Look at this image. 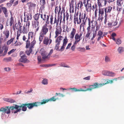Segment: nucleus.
Wrapping results in <instances>:
<instances>
[{
	"instance_id": "obj_20",
	"label": "nucleus",
	"mask_w": 124,
	"mask_h": 124,
	"mask_svg": "<svg viewBox=\"0 0 124 124\" xmlns=\"http://www.w3.org/2000/svg\"><path fill=\"white\" fill-rule=\"evenodd\" d=\"M107 2L108 1L107 0H101L97 4L99 7H100L102 6H105Z\"/></svg>"
},
{
	"instance_id": "obj_39",
	"label": "nucleus",
	"mask_w": 124,
	"mask_h": 124,
	"mask_svg": "<svg viewBox=\"0 0 124 124\" xmlns=\"http://www.w3.org/2000/svg\"><path fill=\"white\" fill-rule=\"evenodd\" d=\"M40 14H36L34 16V19L35 21H38L39 17Z\"/></svg>"
},
{
	"instance_id": "obj_35",
	"label": "nucleus",
	"mask_w": 124,
	"mask_h": 124,
	"mask_svg": "<svg viewBox=\"0 0 124 124\" xmlns=\"http://www.w3.org/2000/svg\"><path fill=\"white\" fill-rule=\"evenodd\" d=\"M117 50L119 54H121L124 51V48L122 46H120L118 48Z\"/></svg>"
},
{
	"instance_id": "obj_59",
	"label": "nucleus",
	"mask_w": 124,
	"mask_h": 124,
	"mask_svg": "<svg viewBox=\"0 0 124 124\" xmlns=\"http://www.w3.org/2000/svg\"><path fill=\"white\" fill-rule=\"evenodd\" d=\"M40 26H38L34 27L35 28V32H37L39 30Z\"/></svg>"
},
{
	"instance_id": "obj_26",
	"label": "nucleus",
	"mask_w": 124,
	"mask_h": 124,
	"mask_svg": "<svg viewBox=\"0 0 124 124\" xmlns=\"http://www.w3.org/2000/svg\"><path fill=\"white\" fill-rule=\"evenodd\" d=\"M19 108H22V110L23 111H25L27 109L26 104H22L21 105L19 106Z\"/></svg>"
},
{
	"instance_id": "obj_25",
	"label": "nucleus",
	"mask_w": 124,
	"mask_h": 124,
	"mask_svg": "<svg viewBox=\"0 0 124 124\" xmlns=\"http://www.w3.org/2000/svg\"><path fill=\"white\" fill-rule=\"evenodd\" d=\"M99 10L98 16L103 15L104 13V12H105V9L104 8H100V7H99Z\"/></svg>"
},
{
	"instance_id": "obj_22",
	"label": "nucleus",
	"mask_w": 124,
	"mask_h": 124,
	"mask_svg": "<svg viewBox=\"0 0 124 124\" xmlns=\"http://www.w3.org/2000/svg\"><path fill=\"white\" fill-rule=\"evenodd\" d=\"M85 6V7L86 10L87 11L90 12L91 11L92 6L91 3H89V2H87L86 5Z\"/></svg>"
},
{
	"instance_id": "obj_14",
	"label": "nucleus",
	"mask_w": 124,
	"mask_h": 124,
	"mask_svg": "<svg viewBox=\"0 0 124 124\" xmlns=\"http://www.w3.org/2000/svg\"><path fill=\"white\" fill-rule=\"evenodd\" d=\"M21 58L19 60V62L24 63H28L29 61L27 59V56L25 54L21 56Z\"/></svg>"
},
{
	"instance_id": "obj_41",
	"label": "nucleus",
	"mask_w": 124,
	"mask_h": 124,
	"mask_svg": "<svg viewBox=\"0 0 124 124\" xmlns=\"http://www.w3.org/2000/svg\"><path fill=\"white\" fill-rule=\"evenodd\" d=\"M105 19L104 20V23L106 24L107 22H108V20H109V19L108 17H107V15L105 14L104 16Z\"/></svg>"
},
{
	"instance_id": "obj_44",
	"label": "nucleus",
	"mask_w": 124,
	"mask_h": 124,
	"mask_svg": "<svg viewBox=\"0 0 124 124\" xmlns=\"http://www.w3.org/2000/svg\"><path fill=\"white\" fill-rule=\"evenodd\" d=\"M25 12L24 13V16L23 17V16H21V21H23V19H24V22H26V17H25Z\"/></svg>"
},
{
	"instance_id": "obj_17",
	"label": "nucleus",
	"mask_w": 124,
	"mask_h": 124,
	"mask_svg": "<svg viewBox=\"0 0 124 124\" xmlns=\"http://www.w3.org/2000/svg\"><path fill=\"white\" fill-rule=\"evenodd\" d=\"M14 23V18L13 16H11L10 19H7L6 22V25L7 26H11Z\"/></svg>"
},
{
	"instance_id": "obj_28",
	"label": "nucleus",
	"mask_w": 124,
	"mask_h": 124,
	"mask_svg": "<svg viewBox=\"0 0 124 124\" xmlns=\"http://www.w3.org/2000/svg\"><path fill=\"white\" fill-rule=\"evenodd\" d=\"M2 9L3 12L5 14V17H7L8 16V13L7 8L4 7H2Z\"/></svg>"
},
{
	"instance_id": "obj_46",
	"label": "nucleus",
	"mask_w": 124,
	"mask_h": 124,
	"mask_svg": "<svg viewBox=\"0 0 124 124\" xmlns=\"http://www.w3.org/2000/svg\"><path fill=\"white\" fill-rule=\"evenodd\" d=\"M56 44L55 45V49H56V50L57 51H60V49H59V45L60 44L56 43Z\"/></svg>"
},
{
	"instance_id": "obj_36",
	"label": "nucleus",
	"mask_w": 124,
	"mask_h": 124,
	"mask_svg": "<svg viewBox=\"0 0 124 124\" xmlns=\"http://www.w3.org/2000/svg\"><path fill=\"white\" fill-rule=\"evenodd\" d=\"M27 21L31 20L32 18V15L31 14L29 13L27 14L26 15Z\"/></svg>"
},
{
	"instance_id": "obj_60",
	"label": "nucleus",
	"mask_w": 124,
	"mask_h": 124,
	"mask_svg": "<svg viewBox=\"0 0 124 124\" xmlns=\"http://www.w3.org/2000/svg\"><path fill=\"white\" fill-rule=\"evenodd\" d=\"M74 1L73 0H72L71 2V3L70 4V7H72V8H74Z\"/></svg>"
},
{
	"instance_id": "obj_18",
	"label": "nucleus",
	"mask_w": 124,
	"mask_h": 124,
	"mask_svg": "<svg viewBox=\"0 0 124 124\" xmlns=\"http://www.w3.org/2000/svg\"><path fill=\"white\" fill-rule=\"evenodd\" d=\"M76 29L75 28H72L69 36L71 39H74L75 34H76Z\"/></svg>"
},
{
	"instance_id": "obj_15",
	"label": "nucleus",
	"mask_w": 124,
	"mask_h": 124,
	"mask_svg": "<svg viewBox=\"0 0 124 124\" xmlns=\"http://www.w3.org/2000/svg\"><path fill=\"white\" fill-rule=\"evenodd\" d=\"M10 109L8 106H6L5 108H1L0 109V111L3 112L4 113L8 114L10 113Z\"/></svg>"
},
{
	"instance_id": "obj_40",
	"label": "nucleus",
	"mask_w": 124,
	"mask_h": 124,
	"mask_svg": "<svg viewBox=\"0 0 124 124\" xmlns=\"http://www.w3.org/2000/svg\"><path fill=\"white\" fill-rule=\"evenodd\" d=\"M107 81L106 82L104 83H103V84L101 83V85H100L101 87L102 86L104 85H105L106 84H108L109 83H112L113 82V80H105V81Z\"/></svg>"
},
{
	"instance_id": "obj_30",
	"label": "nucleus",
	"mask_w": 124,
	"mask_h": 124,
	"mask_svg": "<svg viewBox=\"0 0 124 124\" xmlns=\"http://www.w3.org/2000/svg\"><path fill=\"white\" fill-rule=\"evenodd\" d=\"M117 4L118 6H124V1L123 0H117Z\"/></svg>"
},
{
	"instance_id": "obj_43",
	"label": "nucleus",
	"mask_w": 124,
	"mask_h": 124,
	"mask_svg": "<svg viewBox=\"0 0 124 124\" xmlns=\"http://www.w3.org/2000/svg\"><path fill=\"white\" fill-rule=\"evenodd\" d=\"M11 60V57L5 58L3 59V61L6 62H8Z\"/></svg>"
},
{
	"instance_id": "obj_62",
	"label": "nucleus",
	"mask_w": 124,
	"mask_h": 124,
	"mask_svg": "<svg viewBox=\"0 0 124 124\" xmlns=\"http://www.w3.org/2000/svg\"><path fill=\"white\" fill-rule=\"evenodd\" d=\"M105 60L106 62H108L110 61V59L107 56H106L105 57Z\"/></svg>"
},
{
	"instance_id": "obj_56",
	"label": "nucleus",
	"mask_w": 124,
	"mask_h": 124,
	"mask_svg": "<svg viewBox=\"0 0 124 124\" xmlns=\"http://www.w3.org/2000/svg\"><path fill=\"white\" fill-rule=\"evenodd\" d=\"M98 7L97 6L96 4H95V5H93L92 6V9L93 11H94L96 9V8H97Z\"/></svg>"
},
{
	"instance_id": "obj_37",
	"label": "nucleus",
	"mask_w": 124,
	"mask_h": 124,
	"mask_svg": "<svg viewBox=\"0 0 124 124\" xmlns=\"http://www.w3.org/2000/svg\"><path fill=\"white\" fill-rule=\"evenodd\" d=\"M34 27L39 26V22L38 21H34L32 23Z\"/></svg>"
},
{
	"instance_id": "obj_34",
	"label": "nucleus",
	"mask_w": 124,
	"mask_h": 124,
	"mask_svg": "<svg viewBox=\"0 0 124 124\" xmlns=\"http://www.w3.org/2000/svg\"><path fill=\"white\" fill-rule=\"evenodd\" d=\"M27 5L28 6L29 9H31L32 7H34L36 6L35 4L32 3L31 2H28L27 3Z\"/></svg>"
},
{
	"instance_id": "obj_29",
	"label": "nucleus",
	"mask_w": 124,
	"mask_h": 124,
	"mask_svg": "<svg viewBox=\"0 0 124 124\" xmlns=\"http://www.w3.org/2000/svg\"><path fill=\"white\" fill-rule=\"evenodd\" d=\"M94 28V26L93 27V24H92V27L90 26V24H89V26H88L87 28V32L88 33H91L92 32V31L91 30V29H92L93 28Z\"/></svg>"
},
{
	"instance_id": "obj_58",
	"label": "nucleus",
	"mask_w": 124,
	"mask_h": 124,
	"mask_svg": "<svg viewBox=\"0 0 124 124\" xmlns=\"http://www.w3.org/2000/svg\"><path fill=\"white\" fill-rule=\"evenodd\" d=\"M115 75V74L114 73L108 71V76H113Z\"/></svg>"
},
{
	"instance_id": "obj_7",
	"label": "nucleus",
	"mask_w": 124,
	"mask_h": 124,
	"mask_svg": "<svg viewBox=\"0 0 124 124\" xmlns=\"http://www.w3.org/2000/svg\"><path fill=\"white\" fill-rule=\"evenodd\" d=\"M83 34V32H80L76 34L74 37L75 40L74 42V44H77L82 39Z\"/></svg>"
},
{
	"instance_id": "obj_4",
	"label": "nucleus",
	"mask_w": 124,
	"mask_h": 124,
	"mask_svg": "<svg viewBox=\"0 0 124 124\" xmlns=\"http://www.w3.org/2000/svg\"><path fill=\"white\" fill-rule=\"evenodd\" d=\"M49 30V27L47 24H45L42 26L39 37V41L40 42L42 41L44 37L48 33Z\"/></svg>"
},
{
	"instance_id": "obj_24",
	"label": "nucleus",
	"mask_w": 124,
	"mask_h": 124,
	"mask_svg": "<svg viewBox=\"0 0 124 124\" xmlns=\"http://www.w3.org/2000/svg\"><path fill=\"white\" fill-rule=\"evenodd\" d=\"M55 96H54L53 97H52L50 99L47 100H42V102H45V104L46 103L48 102L49 101H55L56 99L55 98Z\"/></svg>"
},
{
	"instance_id": "obj_3",
	"label": "nucleus",
	"mask_w": 124,
	"mask_h": 124,
	"mask_svg": "<svg viewBox=\"0 0 124 124\" xmlns=\"http://www.w3.org/2000/svg\"><path fill=\"white\" fill-rule=\"evenodd\" d=\"M62 17L61 16H58V19L57 20L56 17L55 16L54 19V21L53 24L56 23V30L55 32V38H57L58 36L62 32V30L61 26H57L58 25V23L59 21H60V24L62 22Z\"/></svg>"
},
{
	"instance_id": "obj_27",
	"label": "nucleus",
	"mask_w": 124,
	"mask_h": 124,
	"mask_svg": "<svg viewBox=\"0 0 124 124\" xmlns=\"http://www.w3.org/2000/svg\"><path fill=\"white\" fill-rule=\"evenodd\" d=\"M59 8L58 7H55V14H57L58 13V15H60V12L61 8V6L60 5L59 6Z\"/></svg>"
},
{
	"instance_id": "obj_32",
	"label": "nucleus",
	"mask_w": 124,
	"mask_h": 124,
	"mask_svg": "<svg viewBox=\"0 0 124 124\" xmlns=\"http://www.w3.org/2000/svg\"><path fill=\"white\" fill-rule=\"evenodd\" d=\"M3 33L5 36L6 38H8L9 35V31L7 29L6 30L3 31Z\"/></svg>"
},
{
	"instance_id": "obj_9",
	"label": "nucleus",
	"mask_w": 124,
	"mask_h": 124,
	"mask_svg": "<svg viewBox=\"0 0 124 124\" xmlns=\"http://www.w3.org/2000/svg\"><path fill=\"white\" fill-rule=\"evenodd\" d=\"M14 106H11L10 107V108L11 110V112L14 114L20 112L21 109L19 108V106L16 104H14Z\"/></svg>"
},
{
	"instance_id": "obj_31",
	"label": "nucleus",
	"mask_w": 124,
	"mask_h": 124,
	"mask_svg": "<svg viewBox=\"0 0 124 124\" xmlns=\"http://www.w3.org/2000/svg\"><path fill=\"white\" fill-rule=\"evenodd\" d=\"M62 36H59L55 40V43H56L60 44L62 40Z\"/></svg>"
},
{
	"instance_id": "obj_42",
	"label": "nucleus",
	"mask_w": 124,
	"mask_h": 124,
	"mask_svg": "<svg viewBox=\"0 0 124 124\" xmlns=\"http://www.w3.org/2000/svg\"><path fill=\"white\" fill-rule=\"evenodd\" d=\"M14 39V38H12L10 40H8L7 42V45H8L10 44L13 41Z\"/></svg>"
},
{
	"instance_id": "obj_57",
	"label": "nucleus",
	"mask_w": 124,
	"mask_h": 124,
	"mask_svg": "<svg viewBox=\"0 0 124 124\" xmlns=\"http://www.w3.org/2000/svg\"><path fill=\"white\" fill-rule=\"evenodd\" d=\"M16 50V49H12L8 53V55L14 52Z\"/></svg>"
},
{
	"instance_id": "obj_51",
	"label": "nucleus",
	"mask_w": 124,
	"mask_h": 124,
	"mask_svg": "<svg viewBox=\"0 0 124 124\" xmlns=\"http://www.w3.org/2000/svg\"><path fill=\"white\" fill-rule=\"evenodd\" d=\"M8 48L6 47H5L4 49V52L3 54V56H4L6 54L7 51L8 49Z\"/></svg>"
},
{
	"instance_id": "obj_55",
	"label": "nucleus",
	"mask_w": 124,
	"mask_h": 124,
	"mask_svg": "<svg viewBox=\"0 0 124 124\" xmlns=\"http://www.w3.org/2000/svg\"><path fill=\"white\" fill-rule=\"evenodd\" d=\"M27 22H26V25H24L25 26V27L27 28V29H28L29 28V26L30 25V22L29 21H27Z\"/></svg>"
},
{
	"instance_id": "obj_2",
	"label": "nucleus",
	"mask_w": 124,
	"mask_h": 124,
	"mask_svg": "<svg viewBox=\"0 0 124 124\" xmlns=\"http://www.w3.org/2000/svg\"><path fill=\"white\" fill-rule=\"evenodd\" d=\"M22 39L23 41L25 42V47L27 48L25 51V53L27 55H29L31 53L32 49L34 47V46L36 43V40L34 38L30 43V39L27 35H24Z\"/></svg>"
},
{
	"instance_id": "obj_49",
	"label": "nucleus",
	"mask_w": 124,
	"mask_h": 124,
	"mask_svg": "<svg viewBox=\"0 0 124 124\" xmlns=\"http://www.w3.org/2000/svg\"><path fill=\"white\" fill-rule=\"evenodd\" d=\"M44 16H43V15L42 14L40 15L41 18L43 19V20L45 21L46 20V18L47 16L46 14H44L43 15Z\"/></svg>"
},
{
	"instance_id": "obj_11",
	"label": "nucleus",
	"mask_w": 124,
	"mask_h": 124,
	"mask_svg": "<svg viewBox=\"0 0 124 124\" xmlns=\"http://www.w3.org/2000/svg\"><path fill=\"white\" fill-rule=\"evenodd\" d=\"M100 85H101V84H98V83H96L92 85H90V87H91L88 88L86 90H85L84 91H85L87 90L91 91L93 89L99 88L101 87Z\"/></svg>"
},
{
	"instance_id": "obj_16",
	"label": "nucleus",
	"mask_w": 124,
	"mask_h": 124,
	"mask_svg": "<svg viewBox=\"0 0 124 124\" xmlns=\"http://www.w3.org/2000/svg\"><path fill=\"white\" fill-rule=\"evenodd\" d=\"M68 41V39H67V36H66L63 41V44L62 46L61 47L60 49V51H62L64 49V47L67 44Z\"/></svg>"
},
{
	"instance_id": "obj_19",
	"label": "nucleus",
	"mask_w": 124,
	"mask_h": 124,
	"mask_svg": "<svg viewBox=\"0 0 124 124\" xmlns=\"http://www.w3.org/2000/svg\"><path fill=\"white\" fill-rule=\"evenodd\" d=\"M41 54L43 60H45L49 58L47 52L45 51H43L41 53Z\"/></svg>"
},
{
	"instance_id": "obj_21",
	"label": "nucleus",
	"mask_w": 124,
	"mask_h": 124,
	"mask_svg": "<svg viewBox=\"0 0 124 124\" xmlns=\"http://www.w3.org/2000/svg\"><path fill=\"white\" fill-rule=\"evenodd\" d=\"M97 35L98 36L97 39L98 41H99L101 38H103L104 36V35H103V32L100 30L98 31Z\"/></svg>"
},
{
	"instance_id": "obj_12",
	"label": "nucleus",
	"mask_w": 124,
	"mask_h": 124,
	"mask_svg": "<svg viewBox=\"0 0 124 124\" xmlns=\"http://www.w3.org/2000/svg\"><path fill=\"white\" fill-rule=\"evenodd\" d=\"M54 17L52 15H47L46 18V24H49V23L51 25H52L53 23V19Z\"/></svg>"
},
{
	"instance_id": "obj_52",
	"label": "nucleus",
	"mask_w": 124,
	"mask_h": 124,
	"mask_svg": "<svg viewBox=\"0 0 124 124\" xmlns=\"http://www.w3.org/2000/svg\"><path fill=\"white\" fill-rule=\"evenodd\" d=\"M103 15H100L99 16V17L98 18V20L99 21H102L103 20Z\"/></svg>"
},
{
	"instance_id": "obj_64",
	"label": "nucleus",
	"mask_w": 124,
	"mask_h": 124,
	"mask_svg": "<svg viewBox=\"0 0 124 124\" xmlns=\"http://www.w3.org/2000/svg\"><path fill=\"white\" fill-rule=\"evenodd\" d=\"M100 28V27L98 25L96 26L95 31L94 32L97 33V31L99 30Z\"/></svg>"
},
{
	"instance_id": "obj_23",
	"label": "nucleus",
	"mask_w": 124,
	"mask_h": 124,
	"mask_svg": "<svg viewBox=\"0 0 124 124\" xmlns=\"http://www.w3.org/2000/svg\"><path fill=\"white\" fill-rule=\"evenodd\" d=\"M112 8V7L110 6H108L105 8V14L107 15L108 13H110Z\"/></svg>"
},
{
	"instance_id": "obj_50",
	"label": "nucleus",
	"mask_w": 124,
	"mask_h": 124,
	"mask_svg": "<svg viewBox=\"0 0 124 124\" xmlns=\"http://www.w3.org/2000/svg\"><path fill=\"white\" fill-rule=\"evenodd\" d=\"M78 8L79 7V5H80V8L82 9V7L83 6V2L81 1H79L78 3Z\"/></svg>"
},
{
	"instance_id": "obj_53",
	"label": "nucleus",
	"mask_w": 124,
	"mask_h": 124,
	"mask_svg": "<svg viewBox=\"0 0 124 124\" xmlns=\"http://www.w3.org/2000/svg\"><path fill=\"white\" fill-rule=\"evenodd\" d=\"M108 71H102V74L105 76H108Z\"/></svg>"
},
{
	"instance_id": "obj_48",
	"label": "nucleus",
	"mask_w": 124,
	"mask_h": 124,
	"mask_svg": "<svg viewBox=\"0 0 124 124\" xmlns=\"http://www.w3.org/2000/svg\"><path fill=\"white\" fill-rule=\"evenodd\" d=\"M42 83L44 85H47L48 84V81L47 79H44L42 81Z\"/></svg>"
},
{
	"instance_id": "obj_6",
	"label": "nucleus",
	"mask_w": 124,
	"mask_h": 124,
	"mask_svg": "<svg viewBox=\"0 0 124 124\" xmlns=\"http://www.w3.org/2000/svg\"><path fill=\"white\" fill-rule=\"evenodd\" d=\"M45 102H33L32 103H30L26 104L28 108L30 109H31L34 107H37L40 105L45 104Z\"/></svg>"
},
{
	"instance_id": "obj_61",
	"label": "nucleus",
	"mask_w": 124,
	"mask_h": 124,
	"mask_svg": "<svg viewBox=\"0 0 124 124\" xmlns=\"http://www.w3.org/2000/svg\"><path fill=\"white\" fill-rule=\"evenodd\" d=\"M76 44H74V43L73 45L71 47V49L73 51H74L75 50V48L76 46L75 45Z\"/></svg>"
},
{
	"instance_id": "obj_54",
	"label": "nucleus",
	"mask_w": 124,
	"mask_h": 124,
	"mask_svg": "<svg viewBox=\"0 0 124 124\" xmlns=\"http://www.w3.org/2000/svg\"><path fill=\"white\" fill-rule=\"evenodd\" d=\"M96 34L97 33L95 32H93L92 37L91 39V40H93L94 39L95 37H96Z\"/></svg>"
},
{
	"instance_id": "obj_63",
	"label": "nucleus",
	"mask_w": 124,
	"mask_h": 124,
	"mask_svg": "<svg viewBox=\"0 0 124 124\" xmlns=\"http://www.w3.org/2000/svg\"><path fill=\"white\" fill-rule=\"evenodd\" d=\"M79 51L81 52H84L85 51V49L84 48H79Z\"/></svg>"
},
{
	"instance_id": "obj_38",
	"label": "nucleus",
	"mask_w": 124,
	"mask_h": 124,
	"mask_svg": "<svg viewBox=\"0 0 124 124\" xmlns=\"http://www.w3.org/2000/svg\"><path fill=\"white\" fill-rule=\"evenodd\" d=\"M34 36V32L33 31L29 32L28 33V37L30 39L31 37V38H33Z\"/></svg>"
},
{
	"instance_id": "obj_47",
	"label": "nucleus",
	"mask_w": 124,
	"mask_h": 124,
	"mask_svg": "<svg viewBox=\"0 0 124 124\" xmlns=\"http://www.w3.org/2000/svg\"><path fill=\"white\" fill-rule=\"evenodd\" d=\"M7 101L11 103H13L15 102V101L14 100L11 99H7Z\"/></svg>"
},
{
	"instance_id": "obj_45",
	"label": "nucleus",
	"mask_w": 124,
	"mask_h": 124,
	"mask_svg": "<svg viewBox=\"0 0 124 124\" xmlns=\"http://www.w3.org/2000/svg\"><path fill=\"white\" fill-rule=\"evenodd\" d=\"M4 50V48L3 47H1L0 46V56H3V54Z\"/></svg>"
},
{
	"instance_id": "obj_13",
	"label": "nucleus",
	"mask_w": 124,
	"mask_h": 124,
	"mask_svg": "<svg viewBox=\"0 0 124 124\" xmlns=\"http://www.w3.org/2000/svg\"><path fill=\"white\" fill-rule=\"evenodd\" d=\"M116 35V34L114 32L112 33L111 36V38L116 42L117 44L119 45L121 44L122 41L119 38H118L116 40V39L115 37Z\"/></svg>"
},
{
	"instance_id": "obj_5",
	"label": "nucleus",
	"mask_w": 124,
	"mask_h": 124,
	"mask_svg": "<svg viewBox=\"0 0 124 124\" xmlns=\"http://www.w3.org/2000/svg\"><path fill=\"white\" fill-rule=\"evenodd\" d=\"M108 25L109 26H115L117 23L115 17L111 16L109 17V20H108Z\"/></svg>"
},
{
	"instance_id": "obj_1",
	"label": "nucleus",
	"mask_w": 124,
	"mask_h": 124,
	"mask_svg": "<svg viewBox=\"0 0 124 124\" xmlns=\"http://www.w3.org/2000/svg\"><path fill=\"white\" fill-rule=\"evenodd\" d=\"M74 23L75 24L76 23L78 24H80L79 26V29L81 30L82 28L84 29L85 25L87 22V20L90 22L89 18L88 17L86 13H81L80 12L79 13L78 12L74 15Z\"/></svg>"
},
{
	"instance_id": "obj_8",
	"label": "nucleus",
	"mask_w": 124,
	"mask_h": 124,
	"mask_svg": "<svg viewBox=\"0 0 124 124\" xmlns=\"http://www.w3.org/2000/svg\"><path fill=\"white\" fill-rule=\"evenodd\" d=\"M18 26H19V28L18 31H19L20 33H23V34H27L28 31V29L24 25L23 26L21 25V23L19 22H18Z\"/></svg>"
},
{
	"instance_id": "obj_10",
	"label": "nucleus",
	"mask_w": 124,
	"mask_h": 124,
	"mask_svg": "<svg viewBox=\"0 0 124 124\" xmlns=\"http://www.w3.org/2000/svg\"><path fill=\"white\" fill-rule=\"evenodd\" d=\"M51 33L50 34L49 38L47 37L44 36L43 38V44L45 46H47L48 45H49L51 44L52 42V40L50 39Z\"/></svg>"
},
{
	"instance_id": "obj_33",
	"label": "nucleus",
	"mask_w": 124,
	"mask_h": 124,
	"mask_svg": "<svg viewBox=\"0 0 124 124\" xmlns=\"http://www.w3.org/2000/svg\"><path fill=\"white\" fill-rule=\"evenodd\" d=\"M69 89L70 90H72L73 91L75 92H80V91H84L85 90H84V89H82V88H80L79 89H77L75 87H74L72 88H70Z\"/></svg>"
}]
</instances>
